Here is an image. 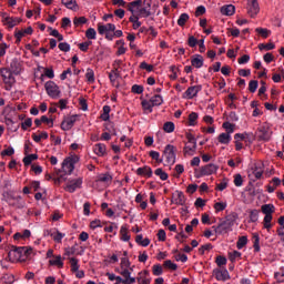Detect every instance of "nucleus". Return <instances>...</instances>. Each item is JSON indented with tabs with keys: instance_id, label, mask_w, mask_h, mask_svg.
Segmentation results:
<instances>
[{
	"instance_id": "f257e3e1",
	"label": "nucleus",
	"mask_w": 284,
	"mask_h": 284,
	"mask_svg": "<svg viewBox=\"0 0 284 284\" xmlns=\"http://www.w3.org/2000/svg\"><path fill=\"white\" fill-rule=\"evenodd\" d=\"M261 211L265 215L263 219V227L270 232V230H272V215L276 212V207L274 204H263Z\"/></svg>"
},
{
	"instance_id": "37998d69",
	"label": "nucleus",
	"mask_w": 284,
	"mask_h": 284,
	"mask_svg": "<svg viewBox=\"0 0 284 284\" xmlns=\"http://www.w3.org/2000/svg\"><path fill=\"white\" fill-rule=\"evenodd\" d=\"M260 243V237L257 233L253 234V247L256 252H261V246L258 245Z\"/></svg>"
},
{
	"instance_id": "b1692460",
	"label": "nucleus",
	"mask_w": 284,
	"mask_h": 284,
	"mask_svg": "<svg viewBox=\"0 0 284 284\" xmlns=\"http://www.w3.org/2000/svg\"><path fill=\"white\" fill-rule=\"evenodd\" d=\"M95 183H104V185H109V183H112V175L109 173L100 174Z\"/></svg>"
},
{
	"instance_id": "a211bd4d",
	"label": "nucleus",
	"mask_w": 284,
	"mask_h": 284,
	"mask_svg": "<svg viewBox=\"0 0 284 284\" xmlns=\"http://www.w3.org/2000/svg\"><path fill=\"white\" fill-rule=\"evenodd\" d=\"M172 203L175 205H185V195L183 192L176 191V193L173 195Z\"/></svg>"
},
{
	"instance_id": "e2e57ef3",
	"label": "nucleus",
	"mask_w": 284,
	"mask_h": 284,
	"mask_svg": "<svg viewBox=\"0 0 284 284\" xmlns=\"http://www.w3.org/2000/svg\"><path fill=\"white\" fill-rule=\"evenodd\" d=\"M91 44H92V41L82 42L79 44V48L81 52H88Z\"/></svg>"
},
{
	"instance_id": "58836bf2",
	"label": "nucleus",
	"mask_w": 284,
	"mask_h": 284,
	"mask_svg": "<svg viewBox=\"0 0 284 284\" xmlns=\"http://www.w3.org/2000/svg\"><path fill=\"white\" fill-rule=\"evenodd\" d=\"M1 281H2V283H4V284H12V283H14V275H12V274H4V275L1 277Z\"/></svg>"
},
{
	"instance_id": "052dcab7",
	"label": "nucleus",
	"mask_w": 284,
	"mask_h": 284,
	"mask_svg": "<svg viewBox=\"0 0 284 284\" xmlns=\"http://www.w3.org/2000/svg\"><path fill=\"white\" fill-rule=\"evenodd\" d=\"M234 185L236 187H241V185H243V176L239 173L234 175Z\"/></svg>"
},
{
	"instance_id": "de8ad7c7",
	"label": "nucleus",
	"mask_w": 284,
	"mask_h": 284,
	"mask_svg": "<svg viewBox=\"0 0 284 284\" xmlns=\"http://www.w3.org/2000/svg\"><path fill=\"white\" fill-rule=\"evenodd\" d=\"M85 37L87 39H91V40L97 39V30H94V28H89L85 32Z\"/></svg>"
},
{
	"instance_id": "412c9836",
	"label": "nucleus",
	"mask_w": 284,
	"mask_h": 284,
	"mask_svg": "<svg viewBox=\"0 0 284 284\" xmlns=\"http://www.w3.org/2000/svg\"><path fill=\"white\" fill-rule=\"evenodd\" d=\"M138 176H146L148 179L152 178V168L143 166L136 170Z\"/></svg>"
},
{
	"instance_id": "20e7f679",
	"label": "nucleus",
	"mask_w": 284,
	"mask_h": 284,
	"mask_svg": "<svg viewBox=\"0 0 284 284\" xmlns=\"http://www.w3.org/2000/svg\"><path fill=\"white\" fill-rule=\"evenodd\" d=\"M163 159L168 165H174L176 163V148L172 144L166 145L163 151Z\"/></svg>"
},
{
	"instance_id": "e433bc0d",
	"label": "nucleus",
	"mask_w": 284,
	"mask_h": 284,
	"mask_svg": "<svg viewBox=\"0 0 284 284\" xmlns=\"http://www.w3.org/2000/svg\"><path fill=\"white\" fill-rule=\"evenodd\" d=\"M110 112H111L110 105H104L103 113L101 114L102 121H110Z\"/></svg>"
},
{
	"instance_id": "c03bdc74",
	"label": "nucleus",
	"mask_w": 284,
	"mask_h": 284,
	"mask_svg": "<svg viewBox=\"0 0 284 284\" xmlns=\"http://www.w3.org/2000/svg\"><path fill=\"white\" fill-rule=\"evenodd\" d=\"M32 139L36 141V143H40L41 139H48V132H41L39 135L33 133Z\"/></svg>"
},
{
	"instance_id": "f03ea898",
	"label": "nucleus",
	"mask_w": 284,
	"mask_h": 284,
	"mask_svg": "<svg viewBox=\"0 0 284 284\" xmlns=\"http://www.w3.org/2000/svg\"><path fill=\"white\" fill-rule=\"evenodd\" d=\"M235 221L236 216L229 215L225 221H222L217 226L212 227L214 229L215 234H227L232 230Z\"/></svg>"
},
{
	"instance_id": "4468645a",
	"label": "nucleus",
	"mask_w": 284,
	"mask_h": 284,
	"mask_svg": "<svg viewBox=\"0 0 284 284\" xmlns=\"http://www.w3.org/2000/svg\"><path fill=\"white\" fill-rule=\"evenodd\" d=\"M2 21L4 26H8V28H14V26H19L21 22L20 18H12L9 17L7 13H2Z\"/></svg>"
},
{
	"instance_id": "774afa93",
	"label": "nucleus",
	"mask_w": 284,
	"mask_h": 284,
	"mask_svg": "<svg viewBox=\"0 0 284 284\" xmlns=\"http://www.w3.org/2000/svg\"><path fill=\"white\" fill-rule=\"evenodd\" d=\"M250 219L253 223H256L258 221V210L251 211Z\"/></svg>"
},
{
	"instance_id": "5fc2aeb1",
	"label": "nucleus",
	"mask_w": 284,
	"mask_h": 284,
	"mask_svg": "<svg viewBox=\"0 0 284 284\" xmlns=\"http://www.w3.org/2000/svg\"><path fill=\"white\" fill-rule=\"evenodd\" d=\"M258 89V81L256 80H251L248 83V91L254 93Z\"/></svg>"
},
{
	"instance_id": "9b49d317",
	"label": "nucleus",
	"mask_w": 284,
	"mask_h": 284,
	"mask_svg": "<svg viewBox=\"0 0 284 284\" xmlns=\"http://www.w3.org/2000/svg\"><path fill=\"white\" fill-rule=\"evenodd\" d=\"M79 115H70L64 118V120L61 123V130H63L64 132L68 130H72V128H74V123H77V119Z\"/></svg>"
},
{
	"instance_id": "39448f33",
	"label": "nucleus",
	"mask_w": 284,
	"mask_h": 284,
	"mask_svg": "<svg viewBox=\"0 0 284 284\" xmlns=\"http://www.w3.org/2000/svg\"><path fill=\"white\" fill-rule=\"evenodd\" d=\"M120 274H121V276H116L115 277V284H121V283H123V284H134V283H136V278L135 277H132L131 276V272H130V270H128V268H124V270H122V271H120Z\"/></svg>"
},
{
	"instance_id": "ea45409f",
	"label": "nucleus",
	"mask_w": 284,
	"mask_h": 284,
	"mask_svg": "<svg viewBox=\"0 0 284 284\" xmlns=\"http://www.w3.org/2000/svg\"><path fill=\"white\" fill-rule=\"evenodd\" d=\"M247 245V236H241L236 243L237 250H243Z\"/></svg>"
},
{
	"instance_id": "603ef678",
	"label": "nucleus",
	"mask_w": 284,
	"mask_h": 284,
	"mask_svg": "<svg viewBox=\"0 0 284 284\" xmlns=\"http://www.w3.org/2000/svg\"><path fill=\"white\" fill-rule=\"evenodd\" d=\"M255 32H257V34H261V37H263V39H267V37H270V30H267V29L256 28Z\"/></svg>"
},
{
	"instance_id": "a19ab883",
	"label": "nucleus",
	"mask_w": 284,
	"mask_h": 284,
	"mask_svg": "<svg viewBox=\"0 0 284 284\" xmlns=\"http://www.w3.org/2000/svg\"><path fill=\"white\" fill-rule=\"evenodd\" d=\"M70 265L72 272H79V260H77V257L70 258Z\"/></svg>"
},
{
	"instance_id": "4c0bfd02",
	"label": "nucleus",
	"mask_w": 284,
	"mask_h": 284,
	"mask_svg": "<svg viewBox=\"0 0 284 284\" xmlns=\"http://www.w3.org/2000/svg\"><path fill=\"white\" fill-rule=\"evenodd\" d=\"M62 4L65 6L69 10H75L77 9V1L74 0H62Z\"/></svg>"
},
{
	"instance_id": "49530a36",
	"label": "nucleus",
	"mask_w": 284,
	"mask_h": 284,
	"mask_svg": "<svg viewBox=\"0 0 284 284\" xmlns=\"http://www.w3.org/2000/svg\"><path fill=\"white\" fill-rule=\"evenodd\" d=\"M222 128H224V130H226V134H233L234 133V124H232L230 122H224Z\"/></svg>"
},
{
	"instance_id": "393cba45",
	"label": "nucleus",
	"mask_w": 284,
	"mask_h": 284,
	"mask_svg": "<svg viewBox=\"0 0 284 284\" xmlns=\"http://www.w3.org/2000/svg\"><path fill=\"white\" fill-rule=\"evenodd\" d=\"M217 141L222 145H230V141H232V135H230V133H221L217 136Z\"/></svg>"
},
{
	"instance_id": "6e6552de",
	"label": "nucleus",
	"mask_w": 284,
	"mask_h": 284,
	"mask_svg": "<svg viewBox=\"0 0 284 284\" xmlns=\"http://www.w3.org/2000/svg\"><path fill=\"white\" fill-rule=\"evenodd\" d=\"M81 185H83V178H77L69 180L64 190L67 192H70V194L77 192V190L81 189Z\"/></svg>"
},
{
	"instance_id": "338daca9",
	"label": "nucleus",
	"mask_w": 284,
	"mask_h": 284,
	"mask_svg": "<svg viewBox=\"0 0 284 284\" xmlns=\"http://www.w3.org/2000/svg\"><path fill=\"white\" fill-rule=\"evenodd\" d=\"M22 130H28V128H32V119L28 118L24 122L21 123Z\"/></svg>"
},
{
	"instance_id": "473e14b6",
	"label": "nucleus",
	"mask_w": 284,
	"mask_h": 284,
	"mask_svg": "<svg viewBox=\"0 0 284 284\" xmlns=\"http://www.w3.org/2000/svg\"><path fill=\"white\" fill-rule=\"evenodd\" d=\"M150 8H152L151 3H148L146 7L140 9V16L148 18L152 16V11H150Z\"/></svg>"
},
{
	"instance_id": "2f4dec72",
	"label": "nucleus",
	"mask_w": 284,
	"mask_h": 284,
	"mask_svg": "<svg viewBox=\"0 0 284 284\" xmlns=\"http://www.w3.org/2000/svg\"><path fill=\"white\" fill-rule=\"evenodd\" d=\"M121 241H130V234L128 231V226L123 225L120 230Z\"/></svg>"
},
{
	"instance_id": "423d86ee",
	"label": "nucleus",
	"mask_w": 284,
	"mask_h": 284,
	"mask_svg": "<svg viewBox=\"0 0 284 284\" xmlns=\"http://www.w3.org/2000/svg\"><path fill=\"white\" fill-rule=\"evenodd\" d=\"M79 162V158H67L62 162V170L64 174H72L74 172V165Z\"/></svg>"
},
{
	"instance_id": "3c124183",
	"label": "nucleus",
	"mask_w": 284,
	"mask_h": 284,
	"mask_svg": "<svg viewBox=\"0 0 284 284\" xmlns=\"http://www.w3.org/2000/svg\"><path fill=\"white\" fill-rule=\"evenodd\" d=\"M199 119V114L196 112H192L189 115V125H196V120Z\"/></svg>"
},
{
	"instance_id": "dca6fc26",
	"label": "nucleus",
	"mask_w": 284,
	"mask_h": 284,
	"mask_svg": "<svg viewBox=\"0 0 284 284\" xmlns=\"http://www.w3.org/2000/svg\"><path fill=\"white\" fill-rule=\"evenodd\" d=\"M202 87L201 85H194V87H190L185 93L184 97L186 99H194V97H196V94H199V92H201Z\"/></svg>"
},
{
	"instance_id": "72a5a7b5",
	"label": "nucleus",
	"mask_w": 284,
	"mask_h": 284,
	"mask_svg": "<svg viewBox=\"0 0 284 284\" xmlns=\"http://www.w3.org/2000/svg\"><path fill=\"white\" fill-rule=\"evenodd\" d=\"M153 108L155 105H162L163 104V97L159 95V94H155L153 95L151 99H150Z\"/></svg>"
},
{
	"instance_id": "4d7b16f0",
	"label": "nucleus",
	"mask_w": 284,
	"mask_h": 284,
	"mask_svg": "<svg viewBox=\"0 0 284 284\" xmlns=\"http://www.w3.org/2000/svg\"><path fill=\"white\" fill-rule=\"evenodd\" d=\"M85 79L89 83H94V71L92 69L87 70Z\"/></svg>"
},
{
	"instance_id": "6ab92c4d",
	"label": "nucleus",
	"mask_w": 284,
	"mask_h": 284,
	"mask_svg": "<svg viewBox=\"0 0 284 284\" xmlns=\"http://www.w3.org/2000/svg\"><path fill=\"white\" fill-rule=\"evenodd\" d=\"M260 139L261 141H270L272 139V132L270 131L268 128L262 126L260 130Z\"/></svg>"
},
{
	"instance_id": "0eeeda50",
	"label": "nucleus",
	"mask_w": 284,
	"mask_h": 284,
	"mask_svg": "<svg viewBox=\"0 0 284 284\" xmlns=\"http://www.w3.org/2000/svg\"><path fill=\"white\" fill-rule=\"evenodd\" d=\"M47 94L51 97V99H59L61 94V90H59V85L54 83L53 81H48L44 85Z\"/></svg>"
},
{
	"instance_id": "f704fd0d",
	"label": "nucleus",
	"mask_w": 284,
	"mask_h": 284,
	"mask_svg": "<svg viewBox=\"0 0 284 284\" xmlns=\"http://www.w3.org/2000/svg\"><path fill=\"white\" fill-rule=\"evenodd\" d=\"M37 159H39V155L37 154H29L27 156L23 158V163L24 165H31L32 161H37Z\"/></svg>"
},
{
	"instance_id": "c85d7f7f",
	"label": "nucleus",
	"mask_w": 284,
	"mask_h": 284,
	"mask_svg": "<svg viewBox=\"0 0 284 284\" xmlns=\"http://www.w3.org/2000/svg\"><path fill=\"white\" fill-rule=\"evenodd\" d=\"M49 264L61 268L63 267V258L61 255L53 256V258L49 261Z\"/></svg>"
},
{
	"instance_id": "a878e982",
	"label": "nucleus",
	"mask_w": 284,
	"mask_h": 284,
	"mask_svg": "<svg viewBox=\"0 0 284 284\" xmlns=\"http://www.w3.org/2000/svg\"><path fill=\"white\" fill-rule=\"evenodd\" d=\"M143 1L141 0H135V1H132L128 4V11L129 12H132V14H134V12H136V10H139V8H141Z\"/></svg>"
},
{
	"instance_id": "7ed1b4c3",
	"label": "nucleus",
	"mask_w": 284,
	"mask_h": 284,
	"mask_svg": "<svg viewBox=\"0 0 284 284\" xmlns=\"http://www.w3.org/2000/svg\"><path fill=\"white\" fill-rule=\"evenodd\" d=\"M4 261H9V263H23L26 262V255L23 254V246L14 247L8 253V256Z\"/></svg>"
},
{
	"instance_id": "69168bd1",
	"label": "nucleus",
	"mask_w": 284,
	"mask_h": 284,
	"mask_svg": "<svg viewBox=\"0 0 284 284\" xmlns=\"http://www.w3.org/2000/svg\"><path fill=\"white\" fill-rule=\"evenodd\" d=\"M275 45L274 43H261L258 44L260 50H274Z\"/></svg>"
},
{
	"instance_id": "13d9d810",
	"label": "nucleus",
	"mask_w": 284,
	"mask_h": 284,
	"mask_svg": "<svg viewBox=\"0 0 284 284\" xmlns=\"http://www.w3.org/2000/svg\"><path fill=\"white\" fill-rule=\"evenodd\" d=\"M120 267L121 272H123V270H128V267H130V260L128 257H122Z\"/></svg>"
},
{
	"instance_id": "bb28decb",
	"label": "nucleus",
	"mask_w": 284,
	"mask_h": 284,
	"mask_svg": "<svg viewBox=\"0 0 284 284\" xmlns=\"http://www.w3.org/2000/svg\"><path fill=\"white\" fill-rule=\"evenodd\" d=\"M150 273L148 271H143L141 273H139V276L136 278L139 284H150V278H148V275Z\"/></svg>"
},
{
	"instance_id": "4be33fe9",
	"label": "nucleus",
	"mask_w": 284,
	"mask_h": 284,
	"mask_svg": "<svg viewBox=\"0 0 284 284\" xmlns=\"http://www.w3.org/2000/svg\"><path fill=\"white\" fill-rule=\"evenodd\" d=\"M221 12L225 17H232L236 12V8L233 4H226L221 8Z\"/></svg>"
},
{
	"instance_id": "f8f14e48",
	"label": "nucleus",
	"mask_w": 284,
	"mask_h": 284,
	"mask_svg": "<svg viewBox=\"0 0 284 284\" xmlns=\"http://www.w3.org/2000/svg\"><path fill=\"white\" fill-rule=\"evenodd\" d=\"M213 276L216 281H230V272H227V268H215L213 271Z\"/></svg>"
},
{
	"instance_id": "864d4df0",
	"label": "nucleus",
	"mask_w": 284,
	"mask_h": 284,
	"mask_svg": "<svg viewBox=\"0 0 284 284\" xmlns=\"http://www.w3.org/2000/svg\"><path fill=\"white\" fill-rule=\"evenodd\" d=\"M43 77H48V79H54V70L44 69V74H41L40 79L43 81Z\"/></svg>"
},
{
	"instance_id": "1a4fd4ad",
	"label": "nucleus",
	"mask_w": 284,
	"mask_h": 284,
	"mask_svg": "<svg viewBox=\"0 0 284 284\" xmlns=\"http://www.w3.org/2000/svg\"><path fill=\"white\" fill-rule=\"evenodd\" d=\"M0 74L6 85H8V88H12V85H14V75H12V71L6 68L0 69Z\"/></svg>"
},
{
	"instance_id": "f3484780",
	"label": "nucleus",
	"mask_w": 284,
	"mask_h": 284,
	"mask_svg": "<svg viewBox=\"0 0 284 284\" xmlns=\"http://www.w3.org/2000/svg\"><path fill=\"white\" fill-rule=\"evenodd\" d=\"M116 30V27L113 23L108 24H98V32L99 34H105L108 32H114Z\"/></svg>"
},
{
	"instance_id": "5701e85b",
	"label": "nucleus",
	"mask_w": 284,
	"mask_h": 284,
	"mask_svg": "<svg viewBox=\"0 0 284 284\" xmlns=\"http://www.w3.org/2000/svg\"><path fill=\"white\" fill-rule=\"evenodd\" d=\"M32 32H33L32 27H28L24 30L17 31L14 37L19 43L21 41V39H23V37H26V34H32Z\"/></svg>"
},
{
	"instance_id": "9d476101",
	"label": "nucleus",
	"mask_w": 284,
	"mask_h": 284,
	"mask_svg": "<svg viewBox=\"0 0 284 284\" xmlns=\"http://www.w3.org/2000/svg\"><path fill=\"white\" fill-rule=\"evenodd\" d=\"M261 12V7H258V0H247V14L254 18Z\"/></svg>"
},
{
	"instance_id": "09e8293b",
	"label": "nucleus",
	"mask_w": 284,
	"mask_h": 284,
	"mask_svg": "<svg viewBox=\"0 0 284 284\" xmlns=\"http://www.w3.org/2000/svg\"><path fill=\"white\" fill-rule=\"evenodd\" d=\"M53 241H55V243H61V241L63 240V236H65V234L57 231L55 233L51 234Z\"/></svg>"
},
{
	"instance_id": "c756f323",
	"label": "nucleus",
	"mask_w": 284,
	"mask_h": 284,
	"mask_svg": "<svg viewBox=\"0 0 284 284\" xmlns=\"http://www.w3.org/2000/svg\"><path fill=\"white\" fill-rule=\"evenodd\" d=\"M189 21H190V14L182 13L178 19V26H180V28H183Z\"/></svg>"
},
{
	"instance_id": "2eb2a0df",
	"label": "nucleus",
	"mask_w": 284,
	"mask_h": 284,
	"mask_svg": "<svg viewBox=\"0 0 284 284\" xmlns=\"http://www.w3.org/2000/svg\"><path fill=\"white\" fill-rule=\"evenodd\" d=\"M216 170H219V166H216V164H207L201 168V174L203 176H210L211 174L216 173Z\"/></svg>"
},
{
	"instance_id": "c9c22d12",
	"label": "nucleus",
	"mask_w": 284,
	"mask_h": 284,
	"mask_svg": "<svg viewBox=\"0 0 284 284\" xmlns=\"http://www.w3.org/2000/svg\"><path fill=\"white\" fill-rule=\"evenodd\" d=\"M84 23H88V18L85 17H79V18L75 17L73 19V26H75V28L84 26Z\"/></svg>"
},
{
	"instance_id": "a18cd8bd",
	"label": "nucleus",
	"mask_w": 284,
	"mask_h": 284,
	"mask_svg": "<svg viewBox=\"0 0 284 284\" xmlns=\"http://www.w3.org/2000/svg\"><path fill=\"white\" fill-rule=\"evenodd\" d=\"M149 156L156 161L158 163H163V160L161 159V154L156 151H150Z\"/></svg>"
},
{
	"instance_id": "8fccbe9b",
	"label": "nucleus",
	"mask_w": 284,
	"mask_h": 284,
	"mask_svg": "<svg viewBox=\"0 0 284 284\" xmlns=\"http://www.w3.org/2000/svg\"><path fill=\"white\" fill-rule=\"evenodd\" d=\"M110 81L111 83H114V81H116V79H119V68H115L114 70H112L109 74Z\"/></svg>"
},
{
	"instance_id": "0e129e2a",
	"label": "nucleus",
	"mask_w": 284,
	"mask_h": 284,
	"mask_svg": "<svg viewBox=\"0 0 284 284\" xmlns=\"http://www.w3.org/2000/svg\"><path fill=\"white\" fill-rule=\"evenodd\" d=\"M164 267H168V270L176 271L179 266L172 261L168 260L164 262Z\"/></svg>"
},
{
	"instance_id": "bf43d9fd",
	"label": "nucleus",
	"mask_w": 284,
	"mask_h": 284,
	"mask_svg": "<svg viewBox=\"0 0 284 284\" xmlns=\"http://www.w3.org/2000/svg\"><path fill=\"white\" fill-rule=\"evenodd\" d=\"M142 108L143 110H148L150 112H152V108H154V105L152 104L151 100H143L142 101Z\"/></svg>"
},
{
	"instance_id": "680f3d73",
	"label": "nucleus",
	"mask_w": 284,
	"mask_h": 284,
	"mask_svg": "<svg viewBox=\"0 0 284 284\" xmlns=\"http://www.w3.org/2000/svg\"><path fill=\"white\" fill-rule=\"evenodd\" d=\"M225 207H227V204L223 203V202H217L214 204L215 212H223V210H225Z\"/></svg>"
},
{
	"instance_id": "6e6d98bb",
	"label": "nucleus",
	"mask_w": 284,
	"mask_h": 284,
	"mask_svg": "<svg viewBox=\"0 0 284 284\" xmlns=\"http://www.w3.org/2000/svg\"><path fill=\"white\" fill-rule=\"evenodd\" d=\"M164 132H168L169 134L171 132H174V122H165L163 125Z\"/></svg>"
},
{
	"instance_id": "79ce46f5",
	"label": "nucleus",
	"mask_w": 284,
	"mask_h": 284,
	"mask_svg": "<svg viewBox=\"0 0 284 284\" xmlns=\"http://www.w3.org/2000/svg\"><path fill=\"white\" fill-rule=\"evenodd\" d=\"M154 174L156 176H160L161 181H168V173H165V171H163V169H156L154 171Z\"/></svg>"
},
{
	"instance_id": "cd10ccee",
	"label": "nucleus",
	"mask_w": 284,
	"mask_h": 284,
	"mask_svg": "<svg viewBox=\"0 0 284 284\" xmlns=\"http://www.w3.org/2000/svg\"><path fill=\"white\" fill-rule=\"evenodd\" d=\"M194 152H196V143H186L184 146V154L192 156L194 155Z\"/></svg>"
},
{
	"instance_id": "ddd939ff",
	"label": "nucleus",
	"mask_w": 284,
	"mask_h": 284,
	"mask_svg": "<svg viewBox=\"0 0 284 284\" xmlns=\"http://www.w3.org/2000/svg\"><path fill=\"white\" fill-rule=\"evenodd\" d=\"M6 201L12 207L21 209L24 205V203L21 202V196H14L12 194H8L7 197H6Z\"/></svg>"
},
{
	"instance_id": "aec40b11",
	"label": "nucleus",
	"mask_w": 284,
	"mask_h": 284,
	"mask_svg": "<svg viewBox=\"0 0 284 284\" xmlns=\"http://www.w3.org/2000/svg\"><path fill=\"white\" fill-rule=\"evenodd\" d=\"M93 152L94 154H97V156H105L108 154L105 144L103 143L95 144L93 148Z\"/></svg>"
},
{
	"instance_id": "7c9ffc66",
	"label": "nucleus",
	"mask_w": 284,
	"mask_h": 284,
	"mask_svg": "<svg viewBox=\"0 0 284 284\" xmlns=\"http://www.w3.org/2000/svg\"><path fill=\"white\" fill-rule=\"evenodd\" d=\"M193 68H203V55H196L191 60Z\"/></svg>"
}]
</instances>
